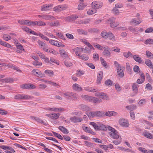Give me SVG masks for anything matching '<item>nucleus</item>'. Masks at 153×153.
<instances>
[{
  "label": "nucleus",
  "instance_id": "obj_1",
  "mask_svg": "<svg viewBox=\"0 0 153 153\" xmlns=\"http://www.w3.org/2000/svg\"><path fill=\"white\" fill-rule=\"evenodd\" d=\"M33 97L25 94H18L14 97V98L16 100H28L33 98Z\"/></svg>",
  "mask_w": 153,
  "mask_h": 153
},
{
  "label": "nucleus",
  "instance_id": "obj_2",
  "mask_svg": "<svg viewBox=\"0 0 153 153\" xmlns=\"http://www.w3.org/2000/svg\"><path fill=\"white\" fill-rule=\"evenodd\" d=\"M119 123L121 126L125 127H128L129 125L128 121L123 118L120 119L119 120Z\"/></svg>",
  "mask_w": 153,
  "mask_h": 153
},
{
  "label": "nucleus",
  "instance_id": "obj_3",
  "mask_svg": "<svg viewBox=\"0 0 153 153\" xmlns=\"http://www.w3.org/2000/svg\"><path fill=\"white\" fill-rule=\"evenodd\" d=\"M92 8L97 9L101 8L102 6V3L99 1L93 2L91 4Z\"/></svg>",
  "mask_w": 153,
  "mask_h": 153
},
{
  "label": "nucleus",
  "instance_id": "obj_4",
  "mask_svg": "<svg viewBox=\"0 0 153 153\" xmlns=\"http://www.w3.org/2000/svg\"><path fill=\"white\" fill-rule=\"evenodd\" d=\"M53 6V4H51L44 5L41 7V10L42 11H46L48 10L51 9Z\"/></svg>",
  "mask_w": 153,
  "mask_h": 153
},
{
  "label": "nucleus",
  "instance_id": "obj_5",
  "mask_svg": "<svg viewBox=\"0 0 153 153\" xmlns=\"http://www.w3.org/2000/svg\"><path fill=\"white\" fill-rule=\"evenodd\" d=\"M115 18L112 17L108 19V21L110 23V25L111 27H116L119 25L118 23H115Z\"/></svg>",
  "mask_w": 153,
  "mask_h": 153
},
{
  "label": "nucleus",
  "instance_id": "obj_6",
  "mask_svg": "<svg viewBox=\"0 0 153 153\" xmlns=\"http://www.w3.org/2000/svg\"><path fill=\"white\" fill-rule=\"evenodd\" d=\"M38 16L39 18H42L43 19L45 20L54 19H55L53 16L47 14L39 15Z\"/></svg>",
  "mask_w": 153,
  "mask_h": 153
},
{
  "label": "nucleus",
  "instance_id": "obj_7",
  "mask_svg": "<svg viewBox=\"0 0 153 153\" xmlns=\"http://www.w3.org/2000/svg\"><path fill=\"white\" fill-rule=\"evenodd\" d=\"M18 22L20 25H32V22L28 20H21L18 21Z\"/></svg>",
  "mask_w": 153,
  "mask_h": 153
},
{
  "label": "nucleus",
  "instance_id": "obj_8",
  "mask_svg": "<svg viewBox=\"0 0 153 153\" xmlns=\"http://www.w3.org/2000/svg\"><path fill=\"white\" fill-rule=\"evenodd\" d=\"M32 72L34 74V75L37 77H43L45 76L44 74H42L41 71L38 70L33 69L32 71Z\"/></svg>",
  "mask_w": 153,
  "mask_h": 153
},
{
  "label": "nucleus",
  "instance_id": "obj_9",
  "mask_svg": "<svg viewBox=\"0 0 153 153\" xmlns=\"http://www.w3.org/2000/svg\"><path fill=\"white\" fill-rule=\"evenodd\" d=\"M23 89L35 88L36 86L31 84H24L20 86Z\"/></svg>",
  "mask_w": 153,
  "mask_h": 153
},
{
  "label": "nucleus",
  "instance_id": "obj_10",
  "mask_svg": "<svg viewBox=\"0 0 153 153\" xmlns=\"http://www.w3.org/2000/svg\"><path fill=\"white\" fill-rule=\"evenodd\" d=\"M49 42L52 45L56 46L59 47L65 46V45H63L61 42H59L58 41L51 40L49 41Z\"/></svg>",
  "mask_w": 153,
  "mask_h": 153
},
{
  "label": "nucleus",
  "instance_id": "obj_11",
  "mask_svg": "<svg viewBox=\"0 0 153 153\" xmlns=\"http://www.w3.org/2000/svg\"><path fill=\"white\" fill-rule=\"evenodd\" d=\"M72 122L75 123L79 122L82 121V119L80 117H77L75 116L72 117L70 118Z\"/></svg>",
  "mask_w": 153,
  "mask_h": 153
},
{
  "label": "nucleus",
  "instance_id": "obj_12",
  "mask_svg": "<svg viewBox=\"0 0 153 153\" xmlns=\"http://www.w3.org/2000/svg\"><path fill=\"white\" fill-rule=\"evenodd\" d=\"M109 134L110 137L114 139H118L119 137V135L117 131L115 132H109Z\"/></svg>",
  "mask_w": 153,
  "mask_h": 153
},
{
  "label": "nucleus",
  "instance_id": "obj_13",
  "mask_svg": "<svg viewBox=\"0 0 153 153\" xmlns=\"http://www.w3.org/2000/svg\"><path fill=\"white\" fill-rule=\"evenodd\" d=\"M46 25V24L43 22L41 21H38L36 22H32V25L35 26L37 25L39 26H44Z\"/></svg>",
  "mask_w": 153,
  "mask_h": 153
},
{
  "label": "nucleus",
  "instance_id": "obj_14",
  "mask_svg": "<svg viewBox=\"0 0 153 153\" xmlns=\"http://www.w3.org/2000/svg\"><path fill=\"white\" fill-rule=\"evenodd\" d=\"M117 72L119 76L121 77H123L124 76V72L121 69V67L119 65L117 67Z\"/></svg>",
  "mask_w": 153,
  "mask_h": 153
},
{
  "label": "nucleus",
  "instance_id": "obj_15",
  "mask_svg": "<svg viewBox=\"0 0 153 153\" xmlns=\"http://www.w3.org/2000/svg\"><path fill=\"white\" fill-rule=\"evenodd\" d=\"M103 75V72L100 71L98 74V75L97 76V84H99L101 83L102 78Z\"/></svg>",
  "mask_w": 153,
  "mask_h": 153
},
{
  "label": "nucleus",
  "instance_id": "obj_16",
  "mask_svg": "<svg viewBox=\"0 0 153 153\" xmlns=\"http://www.w3.org/2000/svg\"><path fill=\"white\" fill-rule=\"evenodd\" d=\"M73 88L74 90L78 91H81L82 90V87L78 84H74L73 86Z\"/></svg>",
  "mask_w": 153,
  "mask_h": 153
},
{
  "label": "nucleus",
  "instance_id": "obj_17",
  "mask_svg": "<svg viewBox=\"0 0 153 153\" xmlns=\"http://www.w3.org/2000/svg\"><path fill=\"white\" fill-rule=\"evenodd\" d=\"M48 110L50 111H53L56 112H62L65 111V109L64 108H49Z\"/></svg>",
  "mask_w": 153,
  "mask_h": 153
},
{
  "label": "nucleus",
  "instance_id": "obj_18",
  "mask_svg": "<svg viewBox=\"0 0 153 153\" xmlns=\"http://www.w3.org/2000/svg\"><path fill=\"white\" fill-rule=\"evenodd\" d=\"M58 128L64 134H68L69 131L68 129L64 126H60Z\"/></svg>",
  "mask_w": 153,
  "mask_h": 153
},
{
  "label": "nucleus",
  "instance_id": "obj_19",
  "mask_svg": "<svg viewBox=\"0 0 153 153\" xmlns=\"http://www.w3.org/2000/svg\"><path fill=\"white\" fill-rule=\"evenodd\" d=\"M105 114L106 116L110 117L117 115V113L114 111H108L106 112Z\"/></svg>",
  "mask_w": 153,
  "mask_h": 153
},
{
  "label": "nucleus",
  "instance_id": "obj_20",
  "mask_svg": "<svg viewBox=\"0 0 153 153\" xmlns=\"http://www.w3.org/2000/svg\"><path fill=\"white\" fill-rule=\"evenodd\" d=\"M143 134L145 137L149 139H152L153 138V135L149 132H144Z\"/></svg>",
  "mask_w": 153,
  "mask_h": 153
},
{
  "label": "nucleus",
  "instance_id": "obj_21",
  "mask_svg": "<svg viewBox=\"0 0 153 153\" xmlns=\"http://www.w3.org/2000/svg\"><path fill=\"white\" fill-rule=\"evenodd\" d=\"M145 63L146 65L148 66L150 68H153V65L150 60L148 59H146Z\"/></svg>",
  "mask_w": 153,
  "mask_h": 153
},
{
  "label": "nucleus",
  "instance_id": "obj_22",
  "mask_svg": "<svg viewBox=\"0 0 153 153\" xmlns=\"http://www.w3.org/2000/svg\"><path fill=\"white\" fill-rule=\"evenodd\" d=\"M104 48L105 49V50L103 52V54L106 56L110 57L111 53L109 51L108 49V48Z\"/></svg>",
  "mask_w": 153,
  "mask_h": 153
},
{
  "label": "nucleus",
  "instance_id": "obj_23",
  "mask_svg": "<svg viewBox=\"0 0 153 153\" xmlns=\"http://www.w3.org/2000/svg\"><path fill=\"white\" fill-rule=\"evenodd\" d=\"M1 80L3 82H5L7 83L8 82L11 83L13 82L14 81V79L13 78H7L2 79Z\"/></svg>",
  "mask_w": 153,
  "mask_h": 153
},
{
  "label": "nucleus",
  "instance_id": "obj_24",
  "mask_svg": "<svg viewBox=\"0 0 153 153\" xmlns=\"http://www.w3.org/2000/svg\"><path fill=\"white\" fill-rule=\"evenodd\" d=\"M59 53L64 58H66L68 57V54L66 53L65 51L63 49L60 50L59 51Z\"/></svg>",
  "mask_w": 153,
  "mask_h": 153
},
{
  "label": "nucleus",
  "instance_id": "obj_25",
  "mask_svg": "<svg viewBox=\"0 0 153 153\" xmlns=\"http://www.w3.org/2000/svg\"><path fill=\"white\" fill-rule=\"evenodd\" d=\"M102 100L101 99L97 98L96 97H92L91 102L94 103L100 102H102Z\"/></svg>",
  "mask_w": 153,
  "mask_h": 153
},
{
  "label": "nucleus",
  "instance_id": "obj_26",
  "mask_svg": "<svg viewBox=\"0 0 153 153\" xmlns=\"http://www.w3.org/2000/svg\"><path fill=\"white\" fill-rule=\"evenodd\" d=\"M95 116H97L98 117H102L105 116L104 112H103L102 111H95Z\"/></svg>",
  "mask_w": 153,
  "mask_h": 153
},
{
  "label": "nucleus",
  "instance_id": "obj_27",
  "mask_svg": "<svg viewBox=\"0 0 153 153\" xmlns=\"http://www.w3.org/2000/svg\"><path fill=\"white\" fill-rule=\"evenodd\" d=\"M108 36L109 38V39L112 41L114 42L116 40L114 36L111 32H109Z\"/></svg>",
  "mask_w": 153,
  "mask_h": 153
},
{
  "label": "nucleus",
  "instance_id": "obj_28",
  "mask_svg": "<svg viewBox=\"0 0 153 153\" xmlns=\"http://www.w3.org/2000/svg\"><path fill=\"white\" fill-rule=\"evenodd\" d=\"M132 88V90L136 94L138 92V87L137 84L136 83H133Z\"/></svg>",
  "mask_w": 153,
  "mask_h": 153
},
{
  "label": "nucleus",
  "instance_id": "obj_29",
  "mask_svg": "<svg viewBox=\"0 0 153 153\" xmlns=\"http://www.w3.org/2000/svg\"><path fill=\"white\" fill-rule=\"evenodd\" d=\"M134 60L136 62L141 63L142 62L141 58L138 55H136L133 56Z\"/></svg>",
  "mask_w": 153,
  "mask_h": 153
},
{
  "label": "nucleus",
  "instance_id": "obj_30",
  "mask_svg": "<svg viewBox=\"0 0 153 153\" xmlns=\"http://www.w3.org/2000/svg\"><path fill=\"white\" fill-rule=\"evenodd\" d=\"M98 130H101L105 131L107 130V128L105 126L102 124H100L98 125Z\"/></svg>",
  "mask_w": 153,
  "mask_h": 153
},
{
  "label": "nucleus",
  "instance_id": "obj_31",
  "mask_svg": "<svg viewBox=\"0 0 153 153\" xmlns=\"http://www.w3.org/2000/svg\"><path fill=\"white\" fill-rule=\"evenodd\" d=\"M49 25L52 27H57L60 25V23L58 21H56L54 22H51Z\"/></svg>",
  "mask_w": 153,
  "mask_h": 153
},
{
  "label": "nucleus",
  "instance_id": "obj_32",
  "mask_svg": "<svg viewBox=\"0 0 153 153\" xmlns=\"http://www.w3.org/2000/svg\"><path fill=\"white\" fill-rule=\"evenodd\" d=\"M0 44L8 48H10L11 47V46L10 44L7 42H5L4 41H2L1 40L0 42Z\"/></svg>",
  "mask_w": 153,
  "mask_h": 153
},
{
  "label": "nucleus",
  "instance_id": "obj_33",
  "mask_svg": "<svg viewBox=\"0 0 153 153\" xmlns=\"http://www.w3.org/2000/svg\"><path fill=\"white\" fill-rule=\"evenodd\" d=\"M137 108V106L134 105H131L129 106H127L126 108L128 110H131L133 111V110H135Z\"/></svg>",
  "mask_w": 153,
  "mask_h": 153
},
{
  "label": "nucleus",
  "instance_id": "obj_34",
  "mask_svg": "<svg viewBox=\"0 0 153 153\" xmlns=\"http://www.w3.org/2000/svg\"><path fill=\"white\" fill-rule=\"evenodd\" d=\"M109 33H108L106 30L102 31L101 33V35L102 37L107 38L108 36Z\"/></svg>",
  "mask_w": 153,
  "mask_h": 153
},
{
  "label": "nucleus",
  "instance_id": "obj_35",
  "mask_svg": "<svg viewBox=\"0 0 153 153\" xmlns=\"http://www.w3.org/2000/svg\"><path fill=\"white\" fill-rule=\"evenodd\" d=\"M105 84L109 86H111L113 85V83L111 80L109 79L105 82Z\"/></svg>",
  "mask_w": 153,
  "mask_h": 153
},
{
  "label": "nucleus",
  "instance_id": "obj_36",
  "mask_svg": "<svg viewBox=\"0 0 153 153\" xmlns=\"http://www.w3.org/2000/svg\"><path fill=\"white\" fill-rule=\"evenodd\" d=\"M79 58L85 61L88 60L89 58L85 54H83L82 55H80Z\"/></svg>",
  "mask_w": 153,
  "mask_h": 153
},
{
  "label": "nucleus",
  "instance_id": "obj_37",
  "mask_svg": "<svg viewBox=\"0 0 153 153\" xmlns=\"http://www.w3.org/2000/svg\"><path fill=\"white\" fill-rule=\"evenodd\" d=\"M144 43L146 45L148 44L150 45L153 44V40L151 39H147L144 42Z\"/></svg>",
  "mask_w": 153,
  "mask_h": 153
},
{
  "label": "nucleus",
  "instance_id": "obj_38",
  "mask_svg": "<svg viewBox=\"0 0 153 153\" xmlns=\"http://www.w3.org/2000/svg\"><path fill=\"white\" fill-rule=\"evenodd\" d=\"M52 133H53L54 135L55 136V137H56L58 138L59 139H60L61 140H62L63 138L62 137V136L59 134H58L55 132L52 131Z\"/></svg>",
  "mask_w": 153,
  "mask_h": 153
},
{
  "label": "nucleus",
  "instance_id": "obj_39",
  "mask_svg": "<svg viewBox=\"0 0 153 153\" xmlns=\"http://www.w3.org/2000/svg\"><path fill=\"white\" fill-rule=\"evenodd\" d=\"M65 65L68 67L71 66L72 65V63L69 60H66L65 61Z\"/></svg>",
  "mask_w": 153,
  "mask_h": 153
},
{
  "label": "nucleus",
  "instance_id": "obj_40",
  "mask_svg": "<svg viewBox=\"0 0 153 153\" xmlns=\"http://www.w3.org/2000/svg\"><path fill=\"white\" fill-rule=\"evenodd\" d=\"M53 10L57 12L61 11L60 5H58L54 7L53 8Z\"/></svg>",
  "mask_w": 153,
  "mask_h": 153
},
{
  "label": "nucleus",
  "instance_id": "obj_41",
  "mask_svg": "<svg viewBox=\"0 0 153 153\" xmlns=\"http://www.w3.org/2000/svg\"><path fill=\"white\" fill-rule=\"evenodd\" d=\"M87 115L89 118L91 119L93 118L95 116V112H89L87 114Z\"/></svg>",
  "mask_w": 153,
  "mask_h": 153
},
{
  "label": "nucleus",
  "instance_id": "obj_42",
  "mask_svg": "<svg viewBox=\"0 0 153 153\" xmlns=\"http://www.w3.org/2000/svg\"><path fill=\"white\" fill-rule=\"evenodd\" d=\"M3 38L4 40L7 41L10 40L12 39L11 37L7 34L4 35Z\"/></svg>",
  "mask_w": 153,
  "mask_h": 153
},
{
  "label": "nucleus",
  "instance_id": "obj_43",
  "mask_svg": "<svg viewBox=\"0 0 153 153\" xmlns=\"http://www.w3.org/2000/svg\"><path fill=\"white\" fill-rule=\"evenodd\" d=\"M123 56L126 58H128L129 56L131 57H132V55L131 53L129 51L128 52H124L123 53Z\"/></svg>",
  "mask_w": 153,
  "mask_h": 153
},
{
  "label": "nucleus",
  "instance_id": "obj_44",
  "mask_svg": "<svg viewBox=\"0 0 153 153\" xmlns=\"http://www.w3.org/2000/svg\"><path fill=\"white\" fill-rule=\"evenodd\" d=\"M77 31L80 34L84 35L87 34V32L82 29H78L77 30Z\"/></svg>",
  "mask_w": 153,
  "mask_h": 153
},
{
  "label": "nucleus",
  "instance_id": "obj_45",
  "mask_svg": "<svg viewBox=\"0 0 153 153\" xmlns=\"http://www.w3.org/2000/svg\"><path fill=\"white\" fill-rule=\"evenodd\" d=\"M100 97L102 99H107L108 98V97L106 95V94L104 93H100Z\"/></svg>",
  "mask_w": 153,
  "mask_h": 153
},
{
  "label": "nucleus",
  "instance_id": "obj_46",
  "mask_svg": "<svg viewBox=\"0 0 153 153\" xmlns=\"http://www.w3.org/2000/svg\"><path fill=\"white\" fill-rule=\"evenodd\" d=\"M83 97L87 101L91 102V100L92 96H89L88 95L83 96Z\"/></svg>",
  "mask_w": 153,
  "mask_h": 153
},
{
  "label": "nucleus",
  "instance_id": "obj_47",
  "mask_svg": "<svg viewBox=\"0 0 153 153\" xmlns=\"http://www.w3.org/2000/svg\"><path fill=\"white\" fill-rule=\"evenodd\" d=\"M86 5H83V3H80L78 6V9L79 10H82Z\"/></svg>",
  "mask_w": 153,
  "mask_h": 153
},
{
  "label": "nucleus",
  "instance_id": "obj_48",
  "mask_svg": "<svg viewBox=\"0 0 153 153\" xmlns=\"http://www.w3.org/2000/svg\"><path fill=\"white\" fill-rule=\"evenodd\" d=\"M7 66L9 68H11L14 69L16 70L17 71L19 72H22V71L21 70L19 69L17 67H16L15 66H14L13 65H8Z\"/></svg>",
  "mask_w": 153,
  "mask_h": 153
},
{
  "label": "nucleus",
  "instance_id": "obj_49",
  "mask_svg": "<svg viewBox=\"0 0 153 153\" xmlns=\"http://www.w3.org/2000/svg\"><path fill=\"white\" fill-rule=\"evenodd\" d=\"M64 97H66V96L71 97L72 95V93L71 92H67L63 94Z\"/></svg>",
  "mask_w": 153,
  "mask_h": 153
},
{
  "label": "nucleus",
  "instance_id": "obj_50",
  "mask_svg": "<svg viewBox=\"0 0 153 153\" xmlns=\"http://www.w3.org/2000/svg\"><path fill=\"white\" fill-rule=\"evenodd\" d=\"M84 143L85 145L89 147H92L94 146L93 144L90 142L85 141H84Z\"/></svg>",
  "mask_w": 153,
  "mask_h": 153
},
{
  "label": "nucleus",
  "instance_id": "obj_51",
  "mask_svg": "<svg viewBox=\"0 0 153 153\" xmlns=\"http://www.w3.org/2000/svg\"><path fill=\"white\" fill-rule=\"evenodd\" d=\"M60 114L59 113L52 114V119H56L58 118Z\"/></svg>",
  "mask_w": 153,
  "mask_h": 153
},
{
  "label": "nucleus",
  "instance_id": "obj_52",
  "mask_svg": "<svg viewBox=\"0 0 153 153\" xmlns=\"http://www.w3.org/2000/svg\"><path fill=\"white\" fill-rule=\"evenodd\" d=\"M93 45L95 47L98 49H99L100 50H102V47L99 44L97 43H94L93 44Z\"/></svg>",
  "mask_w": 153,
  "mask_h": 153
},
{
  "label": "nucleus",
  "instance_id": "obj_53",
  "mask_svg": "<svg viewBox=\"0 0 153 153\" xmlns=\"http://www.w3.org/2000/svg\"><path fill=\"white\" fill-rule=\"evenodd\" d=\"M35 120L39 123H43L45 125H47V123L45 122L44 123L43 121L41 119L39 118L36 117V118H35Z\"/></svg>",
  "mask_w": 153,
  "mask_h": 153
},
{
  "label": "nucleus",
  "instance_id": "obj_54",
  "mask_svg": "<svg viewBox=\"0 0 153 153\" xmlns=\"http://www.w3.org/2000/svg\"><path fill=\"white\" fill-rule=\"evenodd\" d=\"M90 124L92 125L94 127L95 129L98 130V125H97V124L95 123L91 122L90 123Z\"/></svg>",
  "mask_w": 153,
  "mask_h": 153
},
{
  "label": "nucleus",
  "instance_id": "obj_55",
  "mask_svg": "<svg viewBox=\"0 0 153 153\" xmlns=\"http://www.w3.org/2000/svg\"><path fill=\"white\" fill-rule=\"evenodd\" d=\"M39 36L43 39L47 41H49V39L46 36L40 33Z\"/></svg>",
  "mask_w": 153,
  "mask_h": 153
},
{
  "label": "nucleus",
  "instance_id": "obj_56",
  "mask_svg": "<svg viewBox=\"0 0 153 153\" xmlns=\"http://www.w3.org/2000/svg\"><path fill=\"white\" fill-rule=\"evenodd\" d=\"M141 22V21H140L139 19H138L137 21H136L135 19H134L131 22V23H136L137 25H138Z\"/></svg>",
  "mask_w": 153,
  "mask_h": 153
},
{
  "label": "nucleus",
  "instance_id": "obj_57",
  "mask_svg": "<svg viewBox=\"0 0 153 153\" xmlns=\"http://www.w3.org/2000/svg\"><path fill=\"white\" fill-rule=\"evenodd\" d=\"M84 73L82 71H77V72L76 73V76L78 77L80 76H81Z\"/></svg>",
  "mask_w": 153,
  "mask_h": 153
},
{
  "label": "nucleus",
  "instance_id": "obj_58",
  "mask_svg": "<svg viewBox=\"0 0 153 153\" xmlns=\"http://www.w3.org/2000/svg\"><path fill=\"white\" fill-rule=\"evenodd\" d=\"M38 43L39 45H40L41 47H42L46 46V44L40 40H38Z\"/></svg>",
  "mask_w": 153,
  "mask_h": 153
},
{
  "label": "nucleus",
  "instance_id": "obj_59",
  "mask_svg": "<svg viewBox=\"0 0 153 153\" xmlns=\"http://www.w3.org/2000/svg\"><path fill=\"white\" fill-rule=\"evenodd\" d=\"M119 148L120 150L124 152H130L131 151V150L129 149H126L123 147H119Z\"/></svg>",
  "mask_w": 153,
  "mask_h": 153
},
{
  "label": "nucleus",
  "instance_id": "obj_60",
  "mask_svg": "<svg viewBox=\"0 0 153 153\" xmlns=\"http://www.w3.org/2000/svg\"><path fill=\"white\" fill-rule=\"evenodd\" d=\"M138 150L143 152H144L145 153H148V151L147 150H145V149L144 148H143L141 147H139L138 148Z\"/></svg>",
  "mask_w": 153,
  "mask_h": 153
},
{
  "label": "nucleus",
  "instance_id": "obj_61",
  "mask_svg": "<svg viewBox=\"0 0 153 153\" xmlns=\"http://www.w3.org/2000/svg\"><path fill=\"white\" fill-rule=\"evenodd\" d=\"M121 142V137H120L119 139L118 140H114L113 141V143L115 145H118L120 144Z\"/></svg>",
  "mask_w": 153,
  "mask_h": 153
},
{
  "label": "nucleus",
  "instance_id": "obj_62",
  "mask_svg": "<svg viewBox=\"0 0 153 153\" xmlns=\"http://www.w3.org/2000/svg\"><path fill=\"white\" fill-rule=\"evenodd\" d=\"M38 53H37L38 54L39 56L40 57L43 59H45V55L43 54V53H41L40 52H38Z\"/></svg>",
  "mask_w": 153,
  "mask_h": 153
},
{
  "label": "nucleus",
  "instance_id": "obj_63",
  "mask_svg": "<svg viewBox=\"0 0 153 153\" xmlns=\"http://www.w3.org/2000/svg\"><path fill=\"white\" fill-rule=\"evenodd\" d=\"M86 64L92 69H94L95 68V66L92 63H86Z\"/></svg>",
  "mask_w": 153,
  "mask_h": 153
},
{
  "label": "nucleus",
  "instance_id": "obj_64",
  "mask_svg": "<svg viewBox=\"0 0 153 153\" xmlns=\"http://www.w3.org/2000/svg\"><path fill=\"white\" fill-rule=\"evenodd\" d=\"M153 31V28L150 27L147 28L145 31L146 33H150Z\"/></svg>",
  "mask_w": 153,
  "mask_h": 153
}]
</instances>
